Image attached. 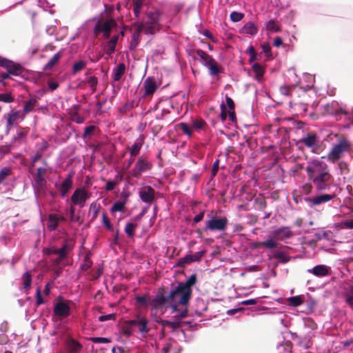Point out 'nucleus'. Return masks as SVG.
<instances>
[{
  "label": "nucleus",
  "instance_id": "nucleus-60",
  "mask_svg": "<svg viewBox=\"0 0 353 353\" xmlns=\"http://www.w3.org/2000/svg\"><path fill=\"white\" fill-rule=\"evenodd\" d=\"M102 219H103V223L104 225L106 227V228L110 231L113 230V227H112V224L110 223L109 219L108 218V216H106V214L105 213H103Z\"/></svg>",
  "mask_w": 353,
  "mask_h": 353
},
{
  "label": "nucleus",
  "instance_id": "nucleus-59",
  "mask_svg": "<svg viewBox=\"0 0 353 353\" xmlns=\"http://www.w3.org/2000/svg\"><path fill=\"white\" fill-rule=\"evenodd\" d=\"M180 127L185 134L188 135L189 137H192V132L187 123H181Z\"/></svg>",
  "mask_w": 353,
  "mask_h": 353
},
{
  "label": "nucleus",
  "instance_id": "nucleus-43",
  "mask_svg": "<svg viewBox=\"0 0 353 353\" xmlns=\"http://www.w3.org/2000/svg\"><path fill=\"white\" fill-rule=\"evenodd\" d=\"M288 302L290 306L298 307L303 303V301L301 296H294L289 297L288 299Z\"/></svg>",
  "mask_w": 353,
  "mask_h": 353
},
{
  "label": "nucleus",
  "instance_id": "nucleus-11",
  "mask_svg": "<svg viewBox=\"0 0 353 353\" xmlns=\"http://www.w3.org/2000/svg\"><path fill=\"white\" fill-rule=\"evenodd\" d=\"M228 220L225 216L221 218L212 217L205 221V230L213 231H225L227 228Z\"/></svg>",
  "mask_w": 353,
  "mask_h": 353
},
{
  "label": "nucleus",
  "instance_id": "nucleus-33",
  "mask_svg": "<svg viewBox=\"0 0 353 353\" xmlns=\"http://www.w3.org/2000/svg\"><path fill=\"white\" fill-rule=\"evenodd\" d=\"M22 285L26 293H28L32 284V276L27 271L21 276Z\"/></svg>",
  "mask_w": 353,
  "mask_h": 353
},
{
  "label": "nucleus",
  "instance_id": "nucleus-63",
  "mask_svg": "<svg viewBox=\"0 0 353 353\" xmlns=\"http://www.w3.org/2000/svg\"><path fill=\"white\" fill-rule=\"evenodd\" d=\"M95 128L96 127L94 125H89L85 127L82 136L83 138L86 139L90 134L94 131Z\"/></svg>",
  "mask_w": 353,
  "mask_h": 353
},
{
  "label": "nucleus",
  "instance_id": "nucleus-17",
  "mask_svg": "<svg viewBox=\"0 0 353 353\" xmlns=\"http://www.w3.org/2000/svg\"><path fill=\"white\" fill-rule=\"evenodd\" d=\"M332 269L324 264L316 265L312 268L307 270V272L316 277L322 278L330 274Z\"/></svg>",
  "mask_w": 353,
  "mask_h": 353
},
{
  "label": "nucleus",
  "instance_id": "nucleus-3",
  "mask_svg": "<svg viewBox=\"0 0 353 353\" xmlns=\"http://www.w3.org/2000/svg\"><path fill=\"white\" fill-rule=\"evenodd\" d=\"M334 137H338V141L333 144L327 154V159L332 163L339 161L344 153L349 152L351 149V143L345 137L339 136L338 134H335Z\"/></svg>",
  "mask_w": 353,
  "mask_h": 353
},
{
  "label": "nucleus",
  "instance_id": "nucleus-30",
  "mask_svg": "<svg viewBox=\"0 0 353 353\" xmlns=\"http://www.w3.org/2000/svg\"><path fill=\"white\" fill-rule=\"evenodd\" d=\"M21 117V112H10L7 118L6 121V131L8 132L11 128V126L13 125L14 122Z\"/></svg>",
  "mask_w": 353,
  "mask_h": 353
},
{
  "label": "nucleus",
  "instance_id": "nucleus-38",
  "mask_svg": "<svg viewBox=\"0 0 353 353\" xmlns=\"http://www.w3.org/2000/svg\"><path fill=\"white\" fill-rule=\"evenodd\" d=\"M196 283V275L192 274L185 282H179L178 284L183 286L184 288L192 290V287Z\"/></svg>",
  "mask_w": 353,
  "mask_h": 353
},
{
  "label": "nucleus",
  "instance_id": "nucleus-13",
  "mask_svg": "<svg viewBox=\"0 0 353 353\" xmlns=\"http://www.w3.org/2000/svg\"><path fill=\"white\" fill-rule=\"evenodd\" d=\"M152 163L146 159L140 157L137 161L133 169L131 170L132 176L139 179L142 173L149 171L152 169Z\"/></svg>",
  "mask_w": 353,
  "mask_h": 353
},
{
  "label": "nucleus",
  "instance_id": "nucleus-44",
  "mask_svg": "<svg viewBox=\"0 0 353 353\" xmlns=\"http://www.w3.org/2000/svg\"><path fill=\"white\" fill-rule=\"evenodd\" d=\"M86 63L85 61L79 60L75 62L72 67V74H76L85 68Z\"/></svg>",
  "mask_w": 353,
  "mask_h": 353
},
{
  "label": "nucleus",
  "instance_id": "nucleus-47",
  "mask_svg": "<svg viewBox=\"0 0 353 353\" xmlns=\"http://www.w3.org/2000/svg\"><path fill=\"white\" fill-rule=\"evenodd\" d=\"M125 201H116L114 203V204L111 207L110 210L112 212H121L123 211V210L125 208Z\"/></svg>",
  "mask_w": 353,
  "mask_h": 353
},
{
  "label": "nucleus",
  "instance_id": "nucleus-8",
  "mask_svg": "<svg viewBox=\"0 0 353 353\" xmlns=\"http://www.w3.org/2000/svg\"><path fill=\"white\" fill-rule=\"evenodd\" d=\"M337 196L335 192L323 193L313 197L305 196L303 201L310 208H314L324 203H328Z\"/></svg>",
  "mask_w": 353,
  "mask_h": 353
},
{
  "label": "nucleus",
  "instance_id": "nucleus-54",
  "mask_svg": "<svg viewBox=\"0 0 353 353\" xmlns=\"http://www.w3.org/2000/svg\"><path fill=\"white\" fill-rule=\"evenodd\" d=\"M192 262V259L191 257V254H186L185 256H184L182 258H180L178 261V265L179 266H183L184 264L187 263H190Z\"/></svg>",
  "mask_w": 353,
  "mask_h": 353
},
{
  "label": "nucleus",
  "instance_id": "nucleus-46",
  "mask_svg": "<svg viewBox=\"0 0 353 353\" xmlns=\"http://www.w3.org/2000/svg\"><path fill=\"white\" fill-rule=\"evenodd\" d=\"M137 223H128L125 225L124 231L127 234L128 236H133L134 234L135 229L137 228Z\"/></svg>",
  "mask_w": 353,
  "mask_h": 353
},
{
  "label": "nucleus",
  "instance_id": "nucleus-24",
  "mask_svg": "<svg viewBox=\"0 0 353 353\" xmlns=\"http://www.w3.org/2000/svg\"><path fill=\"white\" fill-rule=\"evenodd\" d=\"M144 136L141 135L133 143L131 148H129L130 154L131 157H136L139 154L144 143Z\"/></svg>",
  "mask_w": 353,
  "mask_h": 353
},
{
  "label": "nucleus",
  "instance_id": "nucleus-61",
  "mask_svg": "<svg viewBox=\"0 0 353 353\" xmlns=\"http://www.w3.org/2000/svg\"><path fill=\"white\" fill-rule=\"evenodd\" d=\"M341 225L342 229H353V219L343 221Z\"/></svg>",
  "mask_w": 353,
  "mask_h": 353
},
{
  "label": "nucleus",
  "instance_id": "nucleus-56",
  "mask_svg": "<svg viewBox=\"0 0 353 353\" xmlns=\"http://www.w3.org/2000/svg\"><path fill=\"white\" fill-rule=\"evenodd\" d=\"M90 341L94 343H108L111 341L109 338L106 337H91Z\"/></svg>",
  "mask_w": 353,
  "mask_h": 353
},
{
  "label": "nucleus",
  "instance_id": "nucleus-9",
  "mask_svg": "<svg viewBox=\"0 0 353 353\" xmlns=\"http://www.w3.org/2000/svg\"><path fill=\"white\" fill-rule=\"evenodd\" d=\"M299 143L303 144L306 148L310 149L312 152L316 154L319 153L321 141L316 133L312 132L305 133L303 137L299 139Z\"/></svg>",
  "mask_w": 353,
  "mask_h": 353
},
{
  "label": "nucleus",
  "instance_id": "nucleus-32",
  "mask_svg": "<svg viewBox=\"0 0 353 353\" xmlns=\"http://www.w3.org/2000/svg\"><path fill=\"white\" fill-rule=\"evenodd\" d=\"M61 57V52H58L51 57L48 63L44 65L43 69L45 70H52L59 62Z\"/></svg>",
  "mask_w": 353,
  "mask_h": 353
},
{
  "label": "nucleus",
  "instance_id": "nucleus-22",
  "mask_svg": "<svg viewBox=\"0 0 353 353\" xmlns=\"http://www.w3.org/2000/svg\"><path fill=\"white\" fill-rule=\"evenodd\" d=\"M64 220L65 219L62 216H59L57 214H50L47 222L48 229L50 231L55 230L57 228L59 223Z\"/></svg>",
  "mask_w": 353,
  "mask_h": 353
},
{
  "label": "nucleus",
  "instance_id": "nucleus-37",
  "mask_svg": "<svg viewBox=\"0 0 353 353\" xmlns=\"http://www.w3.org/2000/svg\"><path fill=\"white\" fill-rule=\"evenodd\" d=\"M252 68L253 71L255 73V78H256V79L258 81H260L261 80V79L263 78V74H264V69H263V68L259 63H254L252 65Z\"/></svg>",
  "mask_w": 353,
  "mask_h": 353
},
{
  "label": "nucleus",
  "instance_id": "nucleus-25",
  "mask_svg": "<svg viewBox=\"0 0 353 353\" xmlns=\"http://www.w3.org/2000/svg\"><path fill=\"white\" fill-rule=\"evenodd\" d=\"M343 296L345 303L353 310V285L345 288Z\"/></svg>",
  "mask_w": 353,
  "mask_h": 353
},
{
  "label": "nucleus",
  "instance_id": "nucleus-34",
  "mask_svg": "<svg viewBox=\"0 0 353 353\" xmlns=\"http://www.w3.org/2000/svg\"><path fill=\"white\" fill-rule=\"evenodd\" d=\"M301 83L300 79H298L294 84L284 85L280 87V92L283 95L289 96L292 94V90Z\"/></svg>",
  "mask_w": 353,
  "mask_h": 353
},
{
  "label": "nucleus",
  "instance_id": "nucleus-12",
  "mask_svg": "<svg viewBox=\"0 0 353 353\" xmlns=\"http://www.w3.org/2000/svg\"><path fill=\"white\" fill-rule=\"evenodd\" d=\"M72 177L73 174L70 172L67 174L66 177L62 182L54 183V186L59 192L61 198H64L72 188L73 185Z\"/></svg>",
  "mask_w": 353,
  "mask_h": 353
},
{
  "label": "nucleus",
  "instance_id": "nucleus-15",
  "mask_svg": "<svg viewBox=\"0 0 353 353\" xmlns=\"http://www.w3.org/2000/svg\"><path fill=\"white\" fill-rule=\"evenodd\" d=\"M0 67L6 69L11 75L19 76L21 72V68L19 65L6 58H0Z\"/></svg>",
  "mask_w": 353,
  "mask_h": 353
},
{
  "label": "nucleus",
  "instance_id": "nucleus-14",
  "mask_svg": "<svg viewBox=\"0 0 353 353\" xmlns=\"http://www.w3.org/2000/svg\"><path fill=\"white\" fill-rule=\"evenodd\" d=\"M114 25L115 23L113 20L98 21L94 26V30L96 34L102 33L105 38H108Z\"/></svg>",
  "mask_w": 353,
  "mask_h": 353
},
{
  "label": "nucleus",
  "instance_id": "nucleus-16",
  "mask_svg": "<svg viewBox=\"0 0 353 353\" xmlns=\"http://www.w3.org/2000/svg\"><path fill=\"white\" fill-rule=\"evenodd\" d=\"M140 199L150 205L155 199V190L151 186H145L139 191Z\"/></svg>",
  "mask_w": 353,
  "mask_h": 353
},
{
  "label": "nucleus",
  "instance_id": "nucleus-23",
  "mask_svg": "<svg viewBox=\"0 0 353 353\" xmlns=\"http://www.w3.org/2000/svg\"><path fill=\"white\" fill-rule=\"evenodd\" d=\"M137 328L141 337L145 338L148 332L150 331L149 320L147 318L142 316Z\"/></svg>",
  "mask_w": 353,
  "mask_h": 353
},
{
  "label": "nucleus",
  "instance_id": "nucleus-57",
  "mask_svg": "<svg viewBox=\"0 0 353 353\" xmlns=\"http://www.w3.org/2000/svg\"><path fill=\"white\" fill-rule=\"evenodd\" d=\"M44 303V300L41 296V288L38 287L36 290V305L39 306L43 304Z\"/></svg>",
  "mask_w": 353,
  "mask_h": 353
},
{
  "label": "nucleus",
  "instance_id": "nucleus-2",
  "mask_svg": "<svg viewBox=\"0 0 353 353\" xmlns=\"http://www.w3.org/2000/svg\"><path fill=\"white\" fill-rule=\"evenodd\" d=\"M192 290H188L183 286L177 284L170 292V299H171V313L173 316L178 321L181 320L187 316V306L191 299Z\"/></svg>",
  "mask_w": 353,
  "mask_h": 353
},
{
  "label": "nucleus",
  "instance_id": "nucleus-51",
  "mask_svg": "<svg viewBox=\"0 0 353 353\" xmlns=\"http://www.w3.org/2000/svg\"><path fill=\"white\" fill-rule=\"evenodd\" d=\"M87 82L89 86L90 87L92 92H94L96 91L97 85L98 83L97 78L94 76L90 77L88 78Z\"/></svg>",
  "mask_w": 353,
  "mask_h": 353
},
{
  "label": "nucleus",
  "instance_id": "nucleus-39",
  "mask_svg": "<svg viewBox=\"0 0 353 353\" xmlns=\"http://www.w3.org/2000/svg\"><path fill=\"white\" fill-rule=\"evenodd\" d=\"M37 103V99L35 97H31L27 101L24 103L23 105V111L27 114L32 112L34 109V107Z\"/></svg>",
  "mask_w": 353,
  "mask_h": 353
},
{
  "label": "nucleus",
  "instance_id": "nucleus-52",
  "mask_svg": "<svg viewBox=\"0 0 353 353\" xmlns=\"http://www.w3.org/2000/svg\"><path fill=\"white\" fill-rule=\"evenodd\" d=\"M245 52L247 54H249L250 55L249 62H253L256 59V54L255 52V50L253 46L250 45Z\"/></svg>",
  "mask_w": 353,
  "mask_h": 353
},
{
  "label": "nucleus",
  "instance_id": "nucleus-20",
  "mask_svg": "<svg viewBox=\"0 0 353 353\" xmlns=\"http://www.w3.org/2000/svg\"><path fill=\"white\" fill-rule=\"evenodd\" d=\"M272 235L277 241H285L292 236V232L290 227H281L274 230Z\"/></svg>",
  "mask_w": 353,
  "mask_h": 353
},
{
  "label": "nucleus",
  "instance_id": "nucleus-29",
  "mask_svg": "<svg viewBox=\"0 0 353 353\" xmlns=\"http://www.w3.org/2000/svg\"><path fill=\"white\" fill-rule=\"evenodd\" d=\"M265 28L269 33H276L281 31L280 23L274 19H270L266 21Z\"/></svg>",
  "mask_w": 353,
  "mask_h": 353
},
{
  "label": "nucleus",
  "instance_id": "nucleus-26",
  "mask_svg": "<svg viewBox=\"0 0 353 353\" xmlns=\"http://www.w3.org/2000/svg\"><path fill=\"white\" fill-rule=\"evenodd\" d=\"M118 41V36L112 37L103 46V50L105 54L110 55L115 51V48Z\"/></svg>",
  "mask_w": 353,
  "mask_h": 353
},
{
  "label": "nucleus",
  "instance_id": "nucleus-21",
  "mask_svg": "<svg viewBox=\"0 0 353 353\" xmlns=\"http://www.w3.org/2000/svg\"><path fill=\"white\" fill-rule=\"evenodd\" d=\"M152 304L156 309L160 308L163 306H167L168 304L171 305L170 294L166 296L161 292L158 293L152 299Z\"/></svg>",
  "mask_w": 353,
  "mask_h": 353
},
{
  "label": "nucleus",
  "instance_id": "nucleus-5",
  "mask_svg": "<svg viewBox=\"0 0 353 353\" xmlns=\"http://www.w3.org/2000/svg\"><path fill=\"white\" fill-rule=\"evenodd\" d=\"M194 52L199 57L200 62L209 70L211 76H216L221 72V69L210 54L200 49L194 50Z\"/></svg>",
  "mask_w": 353,
  "mask_h": 353
},
{
  "label": "nucleus",
  "instance_id": "nucleus-28",
  "mask_svg": "<svg viewBox=\"0 0 353 353\" xmlns=\"http://www.w3.org/2000/svg\"><path fill=\"white\" fill-rule=\"evenodd\" d=\"M125 71V65L123 63H119L112 70V78L114 81H119Z\"/></svg>",
  "mask_w": 353,
  "mask_h": 353
},
{
  "label": "nucleus",
  "instance_id": "nucleus-45",
  "mask_svg": "<svg viewBox=\"0 0 353 353\" xmlns=\"http://www.w3.org/2000/svg\"><path fill=\"white\" fill-rule=\"evenodd\" d=\"M92 265V262L90 260V254H87L83 260L82 263L81 264L80 268L83 270H88Z\"/></svg>",
  "mask_w": 353,
  "mask_h": 353
},
{
  "label": "nucleus",
  "instance_id": "nucleus-55",
  "mask_svg": "<svg viewBox=\"0 0 353 353\" xmlns=\"http://www.w3.org/2000/svg\"><path fill=\"white\" fill-rule=\"evenodd\" d=\"M100 206L96 202L90 204V210L92 211V220H94L99 212Z\"/></svg>",
  "mask_w": 353,
  "mask_h": 353
},
{
  "label": "nucleus",
  "instance_id": "nucleus-27",
  "mask_svg": "<svg viewBox=\"0 0 353 353\" xmlns=\"http://www.w3.org/2000/svg\"><path fill=\"white\" fill-rule=\"evenodd\" d=\"M240 32L242 34L255 36L258 32V28L254 23L250 21L246 23L241 29Z\"/></svg>",
  "mask_w": 353,
  "mask_h": 353
},
{
  "label": "nucleus",
  "instance_id": "nucleus-35",
  "mask_svg": "<svg viewBox=\"0 0 353 353\" xmlns=\"http://www.w3.org/2000/svg\"><path fill=\"white\" fill-rule=\"evenodd\" d=\"M67 345L70 352L72 353L79 352L82 349L81 344L73 339H70L68 341Z\"/></svg>",
  "mask_w": 353,
  "mask_h": 353
},
{
  "label": "nucleus",
  "instance_id": "nucleus-42",
  "mask_svg": "<svg viewBox=\"0 0 353 353\" xmlns=\"http://www.w3.org/2000/svg\"><path fill=\"white\" fill-rule=\"evenodd\" d=\"M305 78L307 79V83L305 85L299 84L300 89L302 90L304 92H307L312 89L314 85V77L310 75H305Z\"/></svg>",
  "mask_w": 353,
  "mask_h": 353
},
{
  "label": "nucleus",
  "instance_id": "nucleus-6",
  "mask_svg": "<svg viewBox=\"0 0 353 353\" xmlns=\"http://www.w3.org/2000/svg\"><path fill=\"white\" fill-rule=\"evenodd\" d=\"M71 301L65 299L62 296H58L54 303V315L59 319L68 317L71 313Z\"/></svg>",
  "mask_w": 353,
  "mask_h": 353
},
{
  "label": "nucleus",
  "instance_id": "nucleus-64",
  "mask_svg": "<svg viewBox=\"0 0 353 353\" xmlns=\"http://www.w3.org/2000/svg\"><path fill=\"white\" fill-rule=\"evenodd\" d=\"M261 48L263 52L265 54L266 56H271V47L268 43H263L261 44Z\"/></svg>",
  "mask_w": 353,
  "mask_h": 353
},
{
  "label": "nucleus",
  "instance_id": "nucleus-18",
  "mask_svg": "<svg viewBox=\"0 0 353 353\" xmlns=\"http://www.w3.org/2000/svg\"><path fill=\"white\" fill-rule=\"evenodd\" d=\"M158 88V84L152 77H147L143 81L142 89L144 90L143 97L152 95Z\"/></svg>",
  "mask_w": 353,
  "mask_h": 353
},
{
  "label": "nucleus",
  "instance_id": "nucleus-10",
  "mask_svg": "<svg viewBox=\"0 0 353 353\" xmlns=\"http://www.w3.org/2000/svg\"><path fill=\"white\" fill-rule=\"evenodd\" d=\"M91 196V193L85 188H77L73 192L70 200L73 205L82 208L85 205L86 201Z\"/></svg>",
  "mask_w": 353,
  "mask_h": 353
},
{
  "label": "nucleus",
  "instance_id": "nucleus-7",
  "mask_svg": "<svg viewBox=\"0 0 353 353\" xmlns=\"http://www.w3.org/2000/svg\"><path fill=\"white\" fill-rule=\"evenodd\" d=\"M325 111L330 115L335 117L336 120L341 121L343 118H346L353 122V119L350 117V113L342 105L336 101H332L325 105Z\"/></svg>",
  "mask_w": 353,
  "mask_h": 353
},
{
  "label": "nucleus",
  "instance_id": "nucleus-58",
  "mask_svg": "<svg viewBox=\"0 0 353 353\" xmlns=\"http://www.w3.org/2000/svg\"><path fill=\"white\" fill-rule=\"evenodd\" d=\"M205 253V250H201L195 252L194 254H191V257L192 259V262L200 261Z\"/></svg>",
  "mask_w": 353,
  "mask_h": 353
},
{
  "label": "nucleus",
  "instance_id": "nucleus-50",
  "mask_svg": "<svg viewBox=\"0 0 353 353\" xmlns=\"http://www.w3.org/2000/svg\"><path fill=\"white\" fill-rule=\"evenodd\" d=\"M299 344L305 349L310 348L312 345L310 337L309 336H305L304 337L301 338Z\"/></svg>",
  "mask_w": 353,
  "mask_h": 353
},
{
  "label": "nucleus",
  "instance_id": "nucleus-41",
  "mask_svg": "<svg viewBox=\"0 0 353 353\" xmlns=\"http://www.w3.org/2000/svg\"><path fill=\"white\" fill-rule=\"evenodd\" d=\"M69 251V246L67 243L63 244L61 248L58 249V261H61L63 260L68 254Z\"/></svg>",
  "mask_w": 353,
  "mask_h": 353
},
{
  "label": "nucleus",
  "instance_id": "nucleus-31",
  "mask_svg": "<svg viewBox=\"0 0 353 353\" xmlns=\"http://www.w3.org/2000/svg\"><path fill=\"white\" fill-rule=\"evenodd\" d=\"M134 299L140 307H146L150 305H152L151 298L147 294L143 295H137L135 296Z\"/></svg>",
  "mask_w": 353,
  "mask_h": 353
},
{
  "label": "nucleus",
  "instance_id": "nucleus-40",
  "mask_svg": "<svg viewBox=\"0 0 353 353\" xmlns=\"http://www.w3.org/2000/svg\"><path fill=\"white\" fill-rule=\"evenodd\" d=\"M12 174V169L10 167H4L0 170V185H5L6 178Z\"/></svg>",
  "mask_w": 353,
  "mask_h": 353
},
{
  "label": "nucleus",
  "instance_id": "nucleus-48",
  "mask_svg": "<svg viewBox=\"0 0 353 353\" xmlns=\"http://www.w3.org/2000/svg\"><path fill=\"white\" fill-rule=\"evenodd\" d=\"M206 123L203 119H194L192 122V128L196 130L203 129Z\"/></svg>",
  "mask_w": 353,
  "mask_h": 353
},
{
  "label": "nucleus",
  "instance_id": "nucleus-53",
  "mask_svg": "<svg viewBox=\"0 0 353 353\" xmlns=\"http://www.w3.org/2000/svg\"><path fill=\"white\" fill-rule=\"evenodd\" d=\"M14 98L11 94L9 93H0V101L10 103L13 102Z\"/></svg>",
  "mask_w": 353,
  "mask_h": 353
},
{
  "label": "nucleus",
  "instance_id": "nucleus-4",
  "mask_svg": "<svg viewBox=\"0 0 353 353\" xmlns=\"http://www.w3.org/2000/svg\"><path fill=\"white\" fill-rule=\"evenodd\" d=\"M159 19L158 13H150L145 22L138 24L136 32L133 35L134 39H135L136 34L139 35L142 32H145L147 34H154L159 28Z\"/></svg>",
  "mask_w": 353,
  "mask_h": 353
},
{
  "label": "nucleus",
  "instance_id": "nucleus-19",
  "mask_svg": "<svg viewBox=\"0 0 353 353\" xmlns=\"http://www.w3.org/2000/svg\"><path fill=\"white\" fill-rule=\"evenodd\" d=\"M44 167L37 168V172L33 175V179L37 186L41 188L46 183V175L48 170V163L43 161Z\"/></svg>",
  "mask_w": 353,
  "mask_h": 353
},
{
  "label": "nucleus",
  "instance_id": "nucleus-62",
  "mask_svg": "<svg viewBox=\"0 0 353 353\" xmlns=\"http://www.w3.org/2000/svg\"><path fill=\"white\" fill-rule=\"evenodd\" d=\"M142 316L139 314L136 316V318L134 319H132V320H129L126 322V323L129 325V326H135L136 327H137L138 325V323H139L140 321V319H141Z\"/></svg>",
  "mask_w": 353,
  "mask_h": 353
},
{
  "label": "nucleus",
  "instance_id": "nucleus-1",
  "mask_svg": "<svg viewBox=\"0 0 353 353\" xmlns=\"http://www.w3.org/2000/svg\"><path fill=\"white\" fill-rule=\"evenodd\" d=\"M305 171L308 180L318 192L330 191L332 187L337 186L336 183H334V177L330 172L328 165L320 159L309 161Z\"/></svg>",
  "mask_w": 353,
  "mask_h": 353
},
{
  "label": "nucleus",
  "instance_id": "nucleus-36",
  "mask_svg": "<svg viewBox=\"0 0 353 353\" xmlns=\"http://www.w3.org/2000/svg\"><path fill=\"white\" fill-rule=\"evenodd\" d=\"M276 239H274V236H269L266 240L263 241V248L273 250L276 249L279 246V243L276 242Z\"/></svg>",
  "mask_w": 353,
  "mask_h": 353
},
{
  "label": "nucleus",
  "instance_id": "nucleus-49",
  "mask_svg": "<svg viewBox=\"0 0 353 353\" xmlns=\"http://www.w3.org/2000/svg\"><path fill=\"white\" fill-rule=\"evenodd\" d=\"M244 17V14L242 12H239L234 11L231 12L230 15V20L233 22H239L243 19Z\"/></svg>",
  "mask_w": 353,
  "mask_h": 353
}]
</instances>
